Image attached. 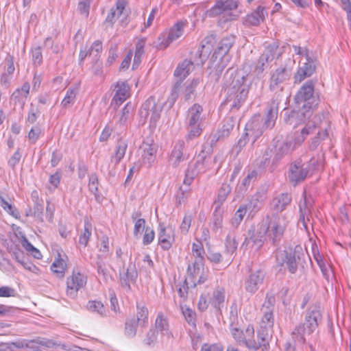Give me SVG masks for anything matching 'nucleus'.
<instances>
[{"label":"nucleus","instance_id":"nucleus-1","mask_svg":"<svg viewBox=\"0 0 351 351\" xmlns=\"http://www.w3.org/2000/svg\"><path fill=\"white\" fill-rule=\"evenodd\" d=\"M288 223L289 220L285 215H267L263 219L256 232L253 228L248 230L243 245L252 243V247L256 250L263 246L265 241L277 245L282 239Z\"/></svg>","mask_w":351,"mask_h":351},{"label":"nucleus","instance_id":"nucleus-2","mask_svg":"<svg viewBox=\"0 0 351 351\" xmlns=\"http://www.w3.org/2000/svg\"><path fill=\"white\" fill-rule=\"evenodd\" d=\"M315 82L308 80L299 89L295 96V103L298 105L300 110L291 112L286 122L295 128L300 123L304 122L306 118L311 115V109L317 105V99L314 95Z\"/></svg>","mask_w":351,"mask_h":351},{"label":"nucleus","instance_id":"nucleus-3","mask_svg":"<svg viewBox=\"0 0 351 351\" xmlns=\"http://www.w3.org/2000/svg\"><path fill=\"white\" fill-rule=\"evenodd\" d=\"M278 96L271 101L265 119L259 114L255 115L247 123L245 135L252 138L253 143L263 134L266 129L272 128L274 126L278 116Z\"/></svg>","mask_w":351,"mask_h":351},{"label":"nucleus","instance_id":"nucleus-4","mask_svg":"<svg viewBox=\"0 0 351 351\" xmlns=\"http://www.w3.org/2000/svg\"><path fill=\"white\" fill-rule=\"evenodd\" d=\"M321 319V312L317 307L308 309L304 323L297 326L292 332V338L295 342L300 345L304 344L306 337L314 332Z\"/></svg>","mask_w":351,"mask_h":351},{"label":"nucleus","instance_id":"nucleus-5","mask_svg":"<svg viewBox=\"0 0 351 351\" xmlns=\"http://www.w3.org/2000/svg\"><path fill=\"white\" fill-rule=\"evenodd\" d=\"M315 123V121L306 123L301 130L300 134L295 137L293 142L288 140L277 141L275 145V155L273 162L279 161L282 157L291 154L297 146L300 145L308 134L315 131L317 127Z\"/></svg>","mask_w":351,"mask_h":351},{"label":"nucleus","instance_id":"nucleus-6","mask_svg":"<svg viewBox=\"0 0 351 351\" xmlns=\"http://www.w3.org/2000/svg\"><path fill=\"white\" fill-rule=\"evenodd\" d=\"M247 75L237 74L228 89V101H232V108L239 109L247 97L249 84L247 83Z\"/></svg>","mask_w":351,"mask_h":351},{"label":"nucleus","instance_id":"nucleus-7","mask_svg":"<svg viewBox=\"0 0 351 351\" xmlns=\"http://www.w3.org/2000/svg\"><path fill=\"white\" fill-rule=\"evenodd\" d=\"M313 166H315L314 158H312L309 161H304L302 158L295 160L291 164L289 167L288 173V178L289 181L294 186L304 181L313 169H319L322 167V160L320 159L319 161H317V167Z\"/></svg>","mask_w":351,"mask_h":351},{"label":"nucleus","instance_id":"nucleus-8","mask_svg":"<svg viewBox=\"0 0 351 351\" xmlns=\"http://www.w3.org/2000/svg\"><path fill=\"white\" fill-rule=\"evenodd\" d=\"M304 253L301 245H296L293 250L279 251L276 254V261L282 266L286 265L289 271L294 274L298 269V265L304 258Z\"/></svg>","mask_w":351,"mask_h":351},{"label":"nucleus","instance_id":"nucleus-9","mask_svg":"<svg viewBox=\"0 0 351 351\" xmlns=\"http://www.w3.org/2000/svg\"><path fill=\"white\" fill-rule=\"evenodd\" d=\"M162 108V104L156 101V98L151 96L143 104L139 110V115L145 121L150 117V123L155 126L160 117Z\"/></svg>","mask_w":351,"mask_h":351},{"label":"nucleus","instance_id":"nucleus-10","mask_svg":"<svg viewBox=\"0 0 351 351\" xmlns=\"http://www.w3.org/2000/svg\"><path fill=\"white\" fill-rule=\"evenodd\" d=\"M234 125V121L232 118H228L223 121V125L221 129L214 134L208 136L206 145L203 146L202 152L209 153L213 145L216 144L218 141L223 140L228 137L232 130Z\"/></svg>","mask_w":351,"mask_h":351},{"label":"nucleus","instance_id":"nucleus-11","mask_svg":"<svg viewBox=\"0 0 351 351\" xmlns=\"http://www.w3.org/2000/svg\"><path fill=\"white\" fill-rule=\"evenodd\" d=\"M206 288L208 289V293H202L199 300V311H203L206 310L209 304L211 302V300L213 306L220 310L224 303L225 295L223 291L217 290L213 292V298H211L210 293L212 291L213 288L208 286H206Z\"/></svg>","mask_w":351,"mask_h":351},{"label":"nucleus","instance_id":"nucleus-12","mask_svg":"<svg viewBox=\"0 0 351 351\" xmlns=\"http://www.w3.org/2000/svg\"><path fill=\"white\" fill-rule=\"evenodd\" d=\"M291 77L290 71L283 66H280L272 72L269 80V89L271 91L278 93L282 92L284 85Z\"/></svg>","mask_w":351,"mask_h":351},{"label":"nucleus","instance_id":"nucleus-13","mask_svg":"<svg viewBox=\"0 0 351 351\" xmlns=\"http://www.w3.org/2000/svg\"><path fill=\"white\" fill-rule=\"evenodd\" d=\"M186 20L177 21L169 29L167 36L160 35L158 37V47L160 49L167 48L172 42L179 38L184 33V27L186 25Z\"/></svg>","mask_w":351,"mask_h":351},{"label":"nucleus","instance_id":"nucleus-14","mask_svg":"<svg viewBox=\"0 0 351 351\" xmlns=\"http://www.w3.org/2000/svg\"><path fill=\"white\" fill-rule=\"evenodd\" d=\"M86 277L82 274L73 271L66 279V295L75 299L77 296L78 291L86 285Z\"/></svg>","mask_w":351,"mask_h":351},{"label":"nucleus","instance_id":"nucleus-15","mask_svg":"<svg viewBox=\"0 0 351 351\" xmlns=\"http://www.w3.org/2000/svg\"><path fill=\"white\" fill-rule=\"evenodd\" d=\"M119 282L121 287L126 291H130L131 284H134L138 278V271L135 264L130 263L128 267L119 270Z\"/></svg>","mask_w":351,"mask_h":351},{"label":"nucleus","instance_id":"nucleus-16","mask_svg":"<svg viewBox=\"0 0 351 351\" xmlns=\"http://www.w3.org/2000/svg\"><path fill=\"white\" fill-rule=\"evenodd\" d=\"M278 45L276 43H273L268 45L263 53L259 57L256 66L254 67V72L259 75L263 72L269 62L272 61L276 55Z\"/></svg>","mask_w":351,"mask_h":351},{"label":"nucleus","instance_id":"nucleus-17","mask_svg":"<svg viewBox=\"0 0 351 351\" xmlns=\"http://www.w3.org/2000/svg\"><path fill=\"white\" fill-rule=\"evenodd\" d=\"M197 106L193 104L188 110L186 118V125L188 134L186 136V141H192L197 136Z\"/></svg>","mask_w":351,"mask_h":351},{"label":"nucleus","instance_id":"nucleus-18","mask_svg":"<svg viewBox=\"0 0 351 351\" xmlns=\"http://www.w3.org/2000/svg\"><path fill=\"white\" fill-rule=\"evenodd\" d=\"M182 313L184 317L186 322L191 326L189 328L188 333L191 337L192 346L195 349V346L197 343V336L196 335V313L187 306H180Z\"/></svg>","mask_w":351,"mask_h":351},{"label":"nucleus","instance_id":"nucleus-19","mask_svg":"<svg viewBox=\"0 0 351 351\" xmlns=\"http://www.w3.org/2000/svg\"><path fill=\"white\" fill-rule=\"evenodd\" d=\"M306 62L300 66L294 76L295 82L300 83L305 78L311 77L316 69L317 58L313 55L306 58Z\"/></svg>","mask_w":351,"mask_h":351},{"label":"nucleus","instance_id":"nucleus-20","mask_svg":"<svg viewBox=\"0 0 351 351\" xmlns=\"http://www.w3.org/2000/svg\"><path fill=\"white\" fill-rule=\"evenodd\" d=\"M264 278L265 275L261 270L250 271L244 280L245 290L250 293H255L263 283Z\"/></svg>","mask_w":351,"mask_h":351},{"label":"nucleus","instance_id":"nucleus-21","mask_svg":"<svg viewBox=\"0 0 351 351\" xmlns=\"http://www.w3.org/2000/svg\"><path fill=\"white\" fill-rule=\"evenodd\" d=\"M197 258V257H195ZM197 265V259H195L193 263V266L189 265L187 268V277L184 281V285L178 289V294L180 297H184L187 293V290L190 288L195 289L197 286V282L195 280V274L196 270V265Z\"/></svg>","mask_w":351,"mask_h":351},{"label":"nucleus","instance_id":"nucleus-22","mask_svg":"<svg viewBox=\"0 0 351 351\" xmlns=\"http://www.w3.org/2000/svg\"><path fill=\"white\" fill-rule=\"evenodd\" d=\"M29 84L25 82L21 88H17L14 91L10 97V102H13L14 107L19 106L21 108H23L29 93Z\"/></svg>","mask_w":351,"mask_h":351},{"label":"nucleus","instance_id":"nucleus-23","mask_svg":"<svg viewBox=\"0 0 351 351\" xmlns=\"http://www.w3.org/2000/svg\"><path fill=\"white\" fill-rule=\"evenodd\" d=\"M235 42V38L233 36H228L222 38L218 43L212 58L215 60L217 58H221L226 55Z\"/></svg>","mask_w":351,"mask_h":351},{"label":"nucleus","instance_id":"nucleus-24","mask_svg":"<svg viewBox=\"0 0 351 351\" xmlns=\"http://www.w3.org/2000/svg\"><path fill=\"white\" fill-rule=\"evenodd\" d=\"M267 14L265 8L259 5L252 13L246 16L243 24L246 26H257L265 20Z\"/></svg>","mask_w":351,"mask_h":351},{"label":"nucleus","instance_id":"nucleus-25","mask_svg":"<svg viewBox=\"0 0 351 351\" xmlns=\"http://www.w3.org/2000/svg\"><path fill=\"white\" fill-rule=\"evenodd\" d=\"M299 207L300 213L299 222L302 223L306 230L307 222H310L311 217V202L306 197H304L303 200L300 202Z\"/></svg>","mask_w":351,"mask_h":351},{"label":"nucleus","instance_id":"nucleus-26","mask_svg":"<svg viewBox=\"0 0 351 351\" xmlns=\"http://www.w3.org/2000/svg\"><path fill=\"white\" fill-rule=\"evenodd\" d=\"M194 68L193 62L189 60L185 59L178 64L174 71L173 75L177 78V80H180L182 82Z\"/></svg>","mask_w":351,"mask_h":351},{"label":"nucleus","instance_id":"nucleus-27","mask_svg":"<svg viewBox=\"0 0 351 351\" xmlns=\"http://www.w3.org/2000/svg\"><path fill=\"white\" fill-rule=\"evenodd\" d=\"M160 232L158 234V241L162 247V248L165 250H169L171 245L172 243L174 240L172 230L171 228H165L163 227L160 223Z\"/></svg>","mask_w":351,"mask_h":351},{"label":"nucleus","instance_id":"nucleus-28","mask_svg":"<svg viewBox=\"0 0 351 351\" xmlns=\"http://www.w3.org/2000/svg\"><path fill=\"white\" fill-rule=\"evenodd\" d=\"M128 148V141L120 138L115 146L114 154L111 156L110 162L115 167L123 158Z\"/></svg>","mask_w":351,"mask_h":351},{"label":"nucleus","instance_id":"nucleus-29","mask_svg":"<svg viewBox=\"0 0 351 351\" xmlns=\"http://www.w3.org/2000/svg\"><path fill=\"white\" fill-rule=\"evenodd\" d=\"M117 90L114 95L111 105H114L115 107L119 106L128 97L129 87L124 83L117 84Z\"/></svg>","mask_w":351,"mask_h":351},{"label":"nucleus","instance_id":"nucleus-30","mask_svg":"<svg viewBox=\"0 0 351 351\" xmlns=\"http://www.w3.org/2000/svg\"><path fill=\"white\" fill-rule=\"evenodd\" d=\"M184 142L183 141H178L174 145L171 152L169 161L171 162L174 167H178L180 162L183 160V149Z\"/></svg>","mask_w":351,"mask_h":351},{"label":"nucleus","instance_id":"nucleus-31","mask_svg":"<svg viewBox=\"0 0 351 351\" xmlns=\"http://www.w3.org/2000/svg\"><path fill=\"white\" fill-rule=\"evenodd\" d=\"M265 198L266 194L265 191H258L252 196L249 203L246 205H247V208L251 212L256 213L261 209Z\"/></svg>","mask_w":351,"mask_h":351},{"label":"nucleus","instance_id":"nucleus-32","mask_svg":"<svg viewBox=\"0 0 351 351\" xmlns=\"http://www.w3.org/2000/svg\"><path fill=\"white\" fill-rule=\"evenodd\" d=\"M291 197L288 193H282L273 199L271 206L277 212H281L290 204Z\"/></svg>","mask_w":351,"mask_h":351},{"label":"nucleus","instance_id":"nucleus-33","mask_svg":"<svg viewBox=\"0 0 351 351\" xmlns=\"http://www.w3.org/2000/svg\"><path fill=\"white\" fill-rule=\"evenodd\" d=\"M149 311L145 305L143 303H136V315L135 321H138L139 326L145 328L148 325Z\"/></svg>","mask_w":351,"mask_h":351},{"label":"nucleus","instance_id":"nucleus-34","mask_svg":"<svg viewBox=\"0 0 351 351\" xmlns=\"http://www.w3.org/2000/svg\"><path fill=\"white\" fill-rule=\"evenodd\" d=\"M125 9V2L121 0H118L116 3V7L112 8L109 14L106 19V23H110L112 27L115 23L116 20L120 16Z\"/></svg>","mask_w":351,"mask_h":351},{"label":"nucleus","instance_id":"nucleus-35","mask_svg":"<svg viewBox=\"0 0 351 351\" xmlns=\"http://www.w3.org/2000/svg\"><path fill=\"white\" fill-rule=\"evenodd\" d=\"M238 246V242L234 234H228L225 241V255L228 256V261H232L233 254L235 253Z\"/></svg>","mask_w":351,"mask_h":351},{"label":"nucleus","instance_id":"nucleus-36","mask_svg":"<svg viewBox=\"0 0 351 351\" xmlns=\"http://www.w3.org/2000/svg\"><path fill=\"white\" fill-rule=\"evenodd\" d=\"M272 332L273 329L261 328V327H260L257 335L258 342H256L257 347L254 349H258L259 348H263L266 349L269 344V341L272 336Z\"/></svg>","mask_w":351,"mask_h":351},{"label":"nucleus","instance_id":"nucleus-37","mask_svg":"<svg viewBox=\"0 0 351 351\" xmlns=\"http://www.w3.org/2000/svg\"><path fill=\"white\" fill-rule=\"evenodd\" d=\"M206 248L200 249V247L199 246V259H203V256L205 255L207 258L213 263H218L221 261V255L219 252H214L210 245L208 243H206Z\"/></svg>","mask_w":351,"mask_h":351},{"label":"nucleus","instance_id":"nucleus-38","mask_svg":"<svg viewBox=\"0 0 351 351\" xmlns=\"http://www.w3.org/2000/svg\"><path fill=\"white\" fill-rule=\"evenodd\" d=\"M78 92L79 88L77 85L69 87L66 90L64 98L61 102V106L64 108L71 107L75 103Z\"/></svg>","mask_w":351,"mask_h":351},{"label":"nucleus","instance_id":"nucleus-39","mask_svg":"<svg viewBox=\"0 0 351 351\" xmlns=\"http://www.w3.org/2000/svg\"><path fill=\"white\" fill-rule=\"evenodd\" d=\"M139 326L138 321H135V317H128L125 319L124 334L130 339L134 338L136 335L137 327Z\"/></svg>","mask_w":351,"mask_h":351},{"label":"nucleus","instance_id":"nucleus-40","mask_svg":"<svg viewBox=\"0 0 351 351\" xmlns=\"http://www.w3.org/2000/svg\"><path fill=\"white\" fill-rule=\"evenodd\" d=\"M232 335L239 344H244L249 348H255L257 347V344L254 341H252L250 339H247L246 337H243V331L238 328H233L232 330Z\"/></svg>","mask_w":351,"mask_h":351},{"label":"nucleus","instance_id":"nucleus-41","mask_svg":"<svg viewBox=\"0 0 351 351\" xmlns=\"http://www.w3.org/2000/svg\"><path fill=\"white\" fill-rule=\"evenodd\" d=\"M216 43L215 36L213 34H210L207 36L202 41V51L201 53L199 55V57L201 56H208L213 50V45Z\"/></svg>","mask_w":351,"mask_h":351},{"label":"nucleus","instance_id":"nucleus-42","mask_svg":"<svg viewBox=\"0 0 351 351\" xmlns=\"http://www.w3.org/2000/svg\"><path fill=\"white\" fill-rule=\"evenodd\" d=\"M247 205L241 204L236 211L234 217L231 219V223L234 227H238L243 221L244 216L248 210Z\"/></svg>","mask_w":351,"mask_h":351},{"label":"nucleus","instance_id":"nucleus-43","mask_svg":"<svg viewBox=\"0 0 351 351\" xmlns=\"http://www.w3.org/2000/svg\"><path fill=\"white\" fill-rule=\"evenodd\" d=\"M237 7V0L218 1L215 5V8L219 10L220 12L232 10L236 9Z\"/></svg>","mask_w":351,"mask_h":351},{"label":"nucleus","instance_id":"nucleus-44","mask_svg":"<svg viewBox=\"0 0 351 351\" xmlns=\"http://www.w3.org/2000/svg\"><path fill=\"white\" fill-rule=\"evenodd\" d=\"M156 330L162 335H169V325L167 320L162 314H158L155 322Z\"/></svg>","mask_w":351,"mask_h":351},{"label":"nucleus","instance_id":"nucleus-45","mask_svg":"<svg viewBox=\"0 0 351 351\" xmlns=\"http://www.w3.org/2000/svg\"><path fill=\"white\" fill-rule=\"evenodd\" d=\"M263 315L260 323L261 328H270L273 329L274 323V312L271 311H262Z\"/></svg>","mask_w":351,"mask_h":351},{"label":"nucleus","instance_id":"nucleus-46","mask_svg":"<svg viewBox=\"0 0 351 351\" xmlns=\"http://www.w3.org/2000/svg\"><path fill=\"white\" fill-rule=\"evenodd\" d=\"M146 146L147 147H145L143 150V160L145 163L147 162L149 165H151L154 162L156 148L148 144Z\"/></svg>","mask_w":351,"mask_h":351},{"label":"nucleus","instance_id":"nucleus-47","mask_svg":"<svg viewBox=\"0 0 351 351\" xmlns=\"http://www.w3.org/2000/svg\"><path fill=\"white\" fill-rule=\"evenodd\" d=\"M91 224L85 221L84 222V232H82L79 237V244L86 247L88 243V241L91 237Z\"/></svg>","mask_w":351,"mask_h":351},{"label":"nucleus","instance_id":"nucleus-48","mask_svg":"<svg viewBox=\"0 0 351 351\" xmlns=\"http://www.w3.org/2000/svg\"><path fill=\"white\" fill-rule=\"evenodd\" d=\"M87 309L92 313H97L104 316L106 313L105 307L100 301H89L87 304Z\"/></svg>","mask_w":351,"mask_h":351},{"label":"nucleus","instance_id":"nucleus-49","mask_svg":"<svg viewBox=\"0 0 351 351\" xmlns=\"http://www.w3.org/2000/svg\"><path fill=\"white\" fill-rule=\"evenodd\" d=\"M43 210L44 207L42 202H36L34 204V206L32 208L29 209V213H27V215H33L36 217L38 221H43Z\"/></svg>","mask_w":351,"mask_h":351},{"label":"nucleus","instance_id":"nucleus-50","mask_svg":"<svg viewBox=\"0 0 351 351\" xmlns=\"http://www.w3.org/2000/svg\"><path fill=\"white\" fill-rule=\"evenodd\" d=\"M182 82L180 80H177L172 88L171 94L167 99V102L170 104L171 106L173 105L176 101L177 100L180 90L182 87Z\"/></svg>","mask_w":351,"mask_h":351},{"label":"nucleus","instance_id":"nucleus-51","mask_svg":"<svg viewBox=\"0 0 351 351\" xmlns=\"http://www.w3.org/2000/svg\"><path fill=\"white\" fill-rule=\"evenodd\" d=\"M133 106L131 104H127L121 110V114L119 119V123L120 125H124L128 120L132 112Z\"/></svg>","mask_w":351,"mask_h":351},{"label":"nucleus","instance_id":"nucleus-52","mask_svg":"<svg viewBox=\"0 0 351 351\" xmlns=\"http://www.w3.org/2000/svg\"><path fill=\"white\" fill-rule=\"evenodd\" d=\"M256 176L257 172L256 171L254 170L250 172L247 176L242 180V182L239 186L241 191H246L250 185L251 182L255 181Z\"/></svg>","mask_w":351,"mask_h":351},{"label":"nucleus","instance_id":"nucleus-53","mask_svg":"<svg viewBox=\"0 0 351 351\" xmlns=\"http://www.w3.org/2000/svg\"><path fill=\"white\" fill-rule=\"evenodd\" d=\"M271 157V150L267 149L263 156L256 160V165L261 169L265 168L269 164Z\"/></svg>","mask_w":351,"mask_h":351},{"label":"nucleus","instance_id":"nucleus-54","mask_svg":"<svg viewBox=\"0 0 351 351\" xmlns=\"http://www.w3.org/2000/svg\"><path fill=\"white\" fill-rule=\"evenodd\" d=\"M158 331L156 329L151 328L146 335L143 342L148 346H153L157 341Z\"/></svg>","mask_w":351,"mask_h":351},{"label":"nucleus","instance_id":"nucleus-55","mask_svg":"<svg viewBox=\"0 0 351 351\" xmlns=\"http://www.w3.org/2000/svg\"><path fill=\"white\" fill-rule=\"evenodd\" d=\"M328 136L327 130L324 128V130L319 131L317 133V136L315 137V138L313 140L310 145V149L311 150H315L317 149L319 143L322 140H324L326 138H327Z\"/></svg>","mask_w":351,"mask_h":351},{"label":"nucleus","instance_id":"nucleus-56","mask_svg":"<svg viewBox=\"0 0 351 351\" xmlns=\"http://www.w3.org/2000/svg\"><path fill=\"white\" fill-rule=\"evenodd\" d=\"M276 299L274 295H267L265 300L263 304L261 311H271L274 312L275 308Z\"/></svg>","mask_w":351,"mask_h":351},{"label":"nucleus","instance_id":"nucleus-57","mask_svg":"<svg viewBox=\"0 0 351 351\" xmlns=\"http://www.w3.org/2000/svg\"><path fill=\"white\" fill-rule=\"evenodd\" d=\"M96 268L97 273L99 276L103 277V279L106 282L110 276L108 269L106 268L104 263L101 260H99L96 262Z\"/></svg>","mask_w":351,"mask_h":351},{"label":"nucleus","instance_id":"nucleus-58","mask_svg":"<svg viewBox=\"0 0 351 351\" xmlns=\"http://www.w3.org/2000/svg\"><path fill=\"white\" fill-rule=\"evenodd\" d=\"M197 86V81L196 80H193L189 85L186 86L184 90V99L186 101H188L191 99V95H194L195 92L196 88Z\"/></svg>","mask_w":351,"mask_h":351},{"label":"nucleus","instance_id":"nucleus-59","mask_svg":"<svg viewBox=\"0 0 351 351\" xmlns=\"http://www.w3.org/2000/svg\"><path fill=\"white\" fill-rule=\"evenodd\" d=\"M32 61L34 65L36 66H39L43 62V55L41 48L37 47L32 50Z\"/></svg>","mask_w":351,"mask_h":351},{"label":"nucleus","instance_id":"nucleus-60","mask_svg":"<svg viewBox=\"0 0 351 351\" xmlns=\"http://www.w3.org/2000/svg\"><path fill=\"white\" fill-rule=\"evenodd\" d=\"M90 1L91 0H79L77 9L86 17L89 14Z\"/></svg>","mask_w":351,"mask_h":351},{"label":"nucleus","instance_id":"nucleus-61","mask_svg":"<svg viewBox=\"0 0 351 351\" xmlns=\"http://www.w3.org/2000/svg\"><path fill=\"white\" fill-rule=\"evenodd\" d=\"M98 178L95 173L89 176L88 189L93 194H96L98 191Z\"/></svg>","mask_w":351,"mask_h":351},{"label":"nucleus","instance_id":"nucleus-62","mask_svg":"<svg viewBox=\"0 0 351 351\" xmlns=\"http://www.w3.org/2000/svg\"><path fill=\"white\" fill-rule=\"evenodd\" d=\"M223 203H219V201L215 200L213 204V206L215 207L213 215L215 217V223L218 221L219 223L221 221L222 219V213H223Z\"/></svg>","mask_w":351,"mask_h":351},{"label":"nucleus","instance_id":"nucleus-63","mask_svg":"<svg viewBox=\"0 0 351 351\" xmlns=\"http://www.w3.org/2000/svg\"><path fill=\"white\" fill-rule=\"evenodd\" d=\"M154 231L149 227H147L145 230L143 243L144 245H148L152 242L154 239Z\"/></svg>","mask_w":351,"mask_h":351},{"label":"nucleus","instance_id":"nucleus-64","mask_svg":"<svg viewBox=\"0 0 351 351\" xmlns=\"http://www.w3.org/2000/svg\"><path fill=\"white\" fill-rule=\"evenodd\" d=\"M201 351H223V348L219 343H204Z\"/></svg>","mask_w":351,"mask_h":351}]
</instances>
